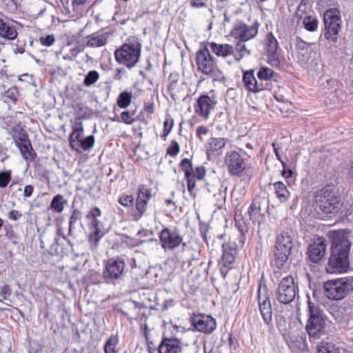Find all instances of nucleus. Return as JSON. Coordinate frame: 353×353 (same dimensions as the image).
<instances>
[{
    "instance_id": "nucleus-1",
    "label": "nucleus",
    "mask_w": 353,
    "mask_h": 353,
    "mask_svg": "<svg viewBox=\"0 0 353 353\" xmlns=\"http://www.w3.org/2000/svg\"><path fill=\"white\" fill-rule=\"evenodd\" d=\"M350 234L348 230L332 231V274L345 272L349 268Z\"/></svg>"
},
{
    "instance_id": "nucleus-2",
    "label": "nucleus",
    "mask_w": 353,
    "mask_h": 353,
    "mask_svg": "<svg viewBox=\"0 0 353 353\" xmlns=\"http://www.w3.org/2000/svg\"><path fill=\"white\" fill-rule=\"evenodd\" d=\"M141 45L135 39L128 40L114 51L115 60L119 64L132 68L139 62Z\"/></svg>"
},
{
    "instance_id": "nucleus-3",
    "label": "nucleus",
    "mask_w": 353,
    "mask_h": 353,
    "mask_svg": "<svg viewBox=\"0 0 353 353\" xmlns=\"http://www.w3.org/2000/svg\"><path fill=\"white\" fill-rule=\"evenodd\" d=\"M292 248V236L287 232H281L276 237L275 243V264L281 268L288 260Z\"/></svg>"
},
{
    "instance_id": "nucleus-4",
    "label": "nucleus",
    "mask_w": 353,
    "mask_h": 353,
    "mask_svg": "<svg viewBox=\"0 0 353 353\" xmlns=\"http://www.w3.org/2000/svg\"><path fill=\"white\" fill-rule=\"evenodd\" d=\"M310 318L306 325V330L310 338L319 339L323 334L325 319L322 312L309 303Z\"/></svg>"
},
{
    "instance_id": "nucleus-5",
    "label": "nucleus",
    "mask_w": 353,
    "mask_h": 353,
    "mask_svg": "<svg viewBox=\"0 0 353 353\" xmlns=\"http://www.w3.org/2000/svg\"><path fill=\"white\" fill-rule=\"evenodd\" d=\"M297 287L294 284V278L288 275L283 277L275 291L276 300L283 304L291 303L297 294Z\"/></svg>"
},
{
    "instance_id": "nucleus-6",
    "label": "nucleus",
    "mask_w": 353,
    "mask_h": 353,
    "mask_svg": "<svg viewBox=\"0 0 353 353\" xmlns=\"http://www.w3.org/2000/svg\"><path fill=\"white\" fill-rule=\"evenodd\" d=\"M101 216V211L98 207L92 208L85 215V219L90 221L89 228L92 230L90 234V241L94 243L95 245L105 234L103 224L98 219V217Z\"/></svg>"
},
{
    "instance_id": "nucleus-7",
    "label": "nucleus",
    "mask_w": 353,
    "mask_h": 353,
    "mask_svg": "<svg viewBox=\"0 0 353 353\" xmlns=\"http://www.w3.org/2000/svg\"><path fill=\"white\" fill-rule=\"evenodd\" d=\"M159 241L161 248L165 250H173L179 247L183 237L176 228L165 227L159 232Z\"/></svg>"
},
{
    "instance_id": "nucleus-8",
    "label": "nucleus",
    "mask_w": 353,
    "mask_h": 353,
    "mask_svg": "<svg viewBox=\"0 0 353 353\" xmlns=\"http://www.w3.org/2000/svg\"><path fill=\"white\" fill-rule=\"evenodd\" d=\"M259 23L254 21L251 25L243 22L236 23L230 31V34L236 39L241 41H248L254 38L259 31Z\"/></svg>"
},
{
    "instance_id": "nucleus-9",
    "label": "nucleus",
    "mask_w": 353,
    "mask_h": 353,
    "mask_svg": "<svg viewBox=\"0 0 353 353\" xmlns=\"http://www.w3.org/2000/svg\"><path fill=\"white\" fill-rule=\"evenodd\" d=\"M152 197V191L147 185L142 184L139 186L137 197L135 201L136 211L132 214L134 221H138L145 213L148 203Z\"/></svg>"
},
{
    "instance_id": "nucleus-10",
    "label": "nucleus",
    "mask_w": 353,
    "mask_h": 353,
    "mask_svg": "<svg viewBox=\"0 0 353 353\" xmlns=\"http://www.w3.org/2000/svg\"><path fill=\"white\" fill-rule=\"evenodd\" d=\"M352 290V276L332 278V300H341Z\"/></svg>"
},
{
    "instance_id": "nucleus-11",
    "label": "nucleus",
    "mask_w": 353,
    "mask_h": 353,
    "mask_svg": "<svg viewBox=\"0 0 353 353\" xmlns=\"http://www.w3.org/2000/svg\"><path fill=\"white\" fill-rule=\"evenodd\" d=\"M267 292V286L265 285L262 287L260 284L258 289L259 308L265 323L269 325L272 320V309Z\"/></svg>"
},
{
    "instance_id": "nucleus-12",
    "label": "nucleus",
    "mask_w": 353,
    "mask_h": 353,
    "mask_svg": "<svg viewBox=\"0 0 353 353\" xmlns=\"http://www.w3.org/2000/svg\"><path fill=\"white\" fill-rule=\"evenodd\" d=\"M125 263L120 258L109 259L103 275L105 280L114 281L119 279L123 273Z\"/></svg>"
},
{
    "instance_id": "nucleus-13",
    "label": "nucleus",
    "mask_w": 353,
    "mask_h": 353,
    "mask_svg": "<svg viewBox=\"0 0 353 353\" xmlns=\"http://www.w3.org/2000/svg\"><path fill=\"white\" fill-rule=\"evenodd\" d=\"M196 62L198 70L205 74L216 65L213 57L210 54L209 48L203 45L196 52Z\"/></svg>"
},
{
    "instance_id": "nucleus-14",
    "label": "nucleus",
    "mask_w": 353,
    "mask_h": 353,
    "mask_svg": "<svg viewBox=\"0 0 353 353\" xmlns=\"http://www.w3.org/2000/svg\"><path fill=\"white\" fill-rule=\"evenodd\" d=\"M192 323L194 328L200 332L206 334H211L216 327V321L211 316L199 314L192 319Z\"/></svg>"
},
{
    "instance_id": "nucleus-15",
    "label": "nucleus",
    "mask_w": 353,
    "mask_h": 353,
    "mask_svg": "<svg viewBox=\"0 0 353 353\" xmlns=\"http://www.w3.org/2000/svg\"><path fill=\"white\" fill-rule=\"evenodd\" d=\"M225 163L230 174L239 175L245 169L244 159L236 151H229L226 153Z\"/></svg>"
},
{
    "instance_id": "nucleus-16",
    "label": "nucleus",
    "mask_w": 353,
    "mask_h": 353,
    "mask_svg": "<svg viewBox=\"0 0 353 353\" xmlns=\"http://www.w3.org/2000/svg\"><path fill=\"white\" fill-rule=\"evenodd\" d=\"M278 48V41L273 33H268L265 40V48L267 53L268 62L274 67H278L280 65V59L277 53Z\"/></svg>"
},
{
    "instance_id": "nucleus-17",
    "label": "nucleus",
    "mask_w": 353,
    "mask_h": 353,
    "mask_svg": "<svg viewBox=\"0 0 353 353\" xmlns=\"http://www.w3.org/2000/svg\"><path fill=\"white\" fill-rule=\"evenodd\" d=\"M352 213V204L341 196H332V217L337 218L335 223L343 220Z\"/></svg>"
},
{
    "instance_id": "nucleus-18",
    "label": "nucleus",
    "mask_w": 353,
    "mask_h": 353,
    "mask_svg": "<svg viewBox=\"0 0 353 353\" xmlns=\"http://www.w3.org/2000/svg\"><path fill=\"white\" fill-rule=\"evenodd\" d=\"M216 101L207 94L199 97L194 106L195 112L205 120L209 118L211 112L214 109Z\"/></svg>"
},
{
    "instance_id": "nucleus-19",
    "label": "nucleus",
    "mask_w": 353,
    "mask_h": 353,
    "mask_svg": "<svg viewBox=\"0 0 353 353\" xmlns=\"http://www.w3.org/2000/svg\"><path fill=\"white\" fill-rule=\"evenodd\" d=\"M316 203L319 210L325 214H331V186L326 185L319 190L316 195Z\"/></svg>"
},
{
    "instance_id": "nucleus-20",
    "label": "nucleus",
    "mask_w": 353,
    "mask_h": 353,
    "mask_svg": "<svg viewBox=\"0 0 353 353\" xmlns=\"http://www.w3.org/2000/svg\"><path fill=\"white\" fill-rule=\"evenodd\" d=\"M207 190L215 199L216 205H222L225 202V194L222 191V183L219 177L208 179L206 182Z\"/></svg>"
},
{
    "instance_id": "nucleus-21",
    "label": "nucleus",
    "mask_w": 353,
    "mask_h": 353,
    "mask_svg": "<svg viewBox=\"0 0 353 353\" xmlns=\"http://www.w3.org/2000/svg\"><path fill=\"white\" fill-rule=\"evenodd\" d=\"M331 0H319L316 5L318 11L323 15L325 25L324 37L329 40L331 38Z\"/></svg>"
},
{
    "instance_id": "nucleus-22",
    "label": "nucleus",
    "mask_w": 353,
    "mask_h": 353,
    "mask_svg": "<svg viewBox=\"0 0 353 353\" xmlns=\"http://www.w3.org/2000/svg\"><path fill=\"white\" fill-rule=\"evenodd\" d=\"M243 82L245 88L251 92L256 93L267 88V85L256 81L254 70H250L243 73Z\"/></svg>"
},
{
    "instance_id": "nucleus-23",
    "label": "nucleus",
    "mask_w": 353,
    "mask_h": 353,
    "mask_svg": "<svg viewBox=\"0 0 353 353\" xmlns=\"http://www.w3.org/2000/svg\"><path fill=\"white\" fill-rule=\"evenodd\" d=\"M157 350L158 353H180L182 347L177 339L163 337Z\"/></svg>"
},
{
    "instance_id": "nucleus-24",
    "label": "nucleus",
    "mask_w": 353,
    "mask_h": 353,
    "mask_svg": "<svg viewBox=\"0 0 353 353\" xmlns=\"http://www.w3.org/2000/svg\"><path fill=\"white\" fill-rule=\"evenodd\" d=\"M72 132L69 136V144L72 150H78L79 143L81 141V137L84 132L83 123L79 119H76L72 125Z\"/></svg>"
},
{
    "instance_id": "nucleus-25",
    "label": "nucleus",
    "mask_w": 353,
    "mask_h": 353,
    "mask_svg": "<svg viewBox=\"0 0 353 353\" xmlns=\"http://www.w3.org/2000/svg\"><path fill=\"white\" fill-rule=\"evenodd\" d=\"M211 51L218 57L226 58L234 55V48L233 46L228 43H218L216 42H209L206 45Z\"/></svg>"
},
{
    "instance_id": "nucleus-26",
    "label": "nucleus",
    "mask_w": 353,
    "mask_h": 353,
    "mask_svg": "<svg viewBox=\"0 0 353 353\" xmlns=\"http://www.w3.org/2000/svg\"><path fill=\"white\" fill-rule=\"evenodd\" d=\"M326 245L323 240L319 239V241L311 244L307 250L309 259L313 263H318L323 257L325 252Z\"/></svg>"
},
{
    "instance_id": "nucleus-27",
    "label": "nucleus",
    "mask_w": 353,
    "mask_h": 353,
    "mask_svg": "<svg viewBox=\"0 0 353 353\" xmlns=\"http://www.w3.org/2000/svg\"><path fill=\"white\" fill-rule=\"evenodd\" d=\"M109 37L108 32H97L88 36L86 46L90 48H99L104 46Z\"/></svg>"
},
{
    "instance_id": "nucleus-28",
    "label": "nucleus",
    "mask_w": 353,
    "mask_h": 353,
    "mask_svg": "<svg viewBox=\"0 0 353 353\" xmlns=\"http://www.w3.org/2000/svg\"><path fill=\"white\" fill-rule=\"evenodd\" d=\"M228 141V139L222 137H210L206 144V152L208 154H214L223 150Z\"/></svg>"
},
{
    "instance_id": "nucleus-29",
    "label": "nucleus",
    "mask_w": 353,
    "mask_h": 353,
    "mask_svg": "<svg viewBox=\"0 0 353 353\" xmlns=\"http://www.w3.org/2000/svg\"><path fill=\"white\" fill-rule=\"evenodd\" d=\"M16 145L19 148L23 158L26 161H32L34 159L36 153L34 152L29 139L23 142L17 141Z\"/></svg>"
},
{
    "instance_id": "nucleus-30",
    "label": "nucleus",
    "mask_w": 353,
    "mask_h": 353,
    "mask_svg": "<svg viewBox=\"0 0 353 353\" xmlns=\"http://www.w3.org/2000/svg\"><path fill=\"white\" fill-rule=\"evenodd\" d=\"M248 215L250 219L253 223H260L263 219V214L261 213V203L258 199H253L249 209Z\"/></svg>"
},
{
    "instance_id": "nucleus-31",
    "label": "nucleus",
    "mask_w": 353,
    "mask_h": 353,
    "mask_svg": "<svg viewBox=\"0 0 353 353\" xmlns=\"http://www.w3.org/2000/svg\"><path fill=\"white\" fill-rule=\"evenodd\" d=\"M17 36V32L15 28L10 25V23L0 18V37L13 40Z\"/></svg>"
},
{
    "instance_id": "nucleus-32",
    "label": "nucleus",
    "mask_w": 353,
    "mask_h": 353,
    "mask_svg": "<svg viewBox=\"0 0 353 353\" xmlns=\"http://www.w3.org/2000/svg\"><path fill=\"white\" fill-rule=\"evenodd\" d=\"M273 186L276 198L281 203H285L290 199L291 193L284 183L277 181L273 184Z\"/></svg>"
},
{
    "instance_id": "nucleus-33",
    "label": "nucleus",
    "mask_w": 353,
    "mask_h": 353,
    "mask_svg": "<svg viewBox=\"0 0 353 353\" xmlns=\"http://www.w3.org/2000/svg\"><path fill=\"white\" fill-rule=\"evenodd\" d=\"M191 181L193 182V185L188 189L191 196H195V194L194 192V189L196 185V179L201 181L205 176V168L203 166H197L194 169L193 168L192 172L191 173Z\"/></svg>"
},
{
    "instance_id": "nucleus-34",
    "label": "nucleus",
    "mask_w": 353,
    "mask_h": 353,
    "mask_svg": "<svg viewBox=\"0 0 353 353\" xmlns=\"http://www.w3.org/2000/svg\"><path fill=\"white\" fill-rule=\"evenodd\" d=\"M180 168L184 172L185 179L187 181V188H190L193 185V182L191 181V173L193 170V165L192 161L187 159H183L179 164Z\"/></svg>"
},
{
    "instance_id": "nucleus-35",
    "label": "nucleus",
    "mask_w": 353,
    "mask_h": 353,
    "mask_svg": "<svg viewBox=\"0 0 353 353\" xmlns=\"http://www.w3.org/2000/svg\"><path fill=\"white\" fill-rule=\"evenodd\" d=\"M256 76L259 81H276L279 78L278 73L268 67H261L259 68Z\"/></svg>"
},
{
    "instance_id": "nucleus-36",
    "label": "nucleus",
    "mask_w": 353,
    "mask_h": 353,
    "mask_svg": "<svg viewBox=\"0 0 353 353\" xmlns=\"http://www.w3.org/2000/svg\"><path fill=\"white\" fill-rule=\"evenodd\" d=\"M236 251L225 245H223L221 263L224 267L232 265L235 260Z\"/></svg>"
},
{
    "instance_id": "nucleus-37",
    "label": "nucleus",
    "mask_w": 353,
    "mask_h": 353,
    "mask_svg": "<svg viewBox=\"0 0 353 353\" xmlns=\"http://www.w3.org/2000/svg\"><path fill=\"white\" fill-rule=\"evenodd\" d=\"M342 20L340 11L336 8H332V42L336 40L334 35L338 34L341 29Z\"/></svg>"
},
{
    "instance_id": "nucleus-38",
    "label": "nucleus",
    "mask_w": 353,
    "mask_h": 353,
    "mask_svg": "<svg viewBox=\"0 0 353 353\" xmlns=\"http://www.w3.org/2000/svg\"><path fill=\"white\" fill-rule=\"evenodd\" d=\"M119 343V337L117 335H111L104 345L105 353H118L119 350L117 346Z\"/></svg>"
},
{
    "instance_id": "nucleus-39",
    "label": "nucleus",
    "mask_w": 353,
    "mask_h": 353,
    "mask_svg": "<svg viewBox=\"0 0 353 353\" xmlns=\"http://www.w3.org/2000/svg\"><path fill=\"white\" fill-rule=\"evenodd\" d=\"M94 137L92 135L88 136L85 139H82L80 143H79L78 150H74L77 152H81L82 150L87 151L90 150L94 144Z\"/></svg>"
},
{
    "instance_id": "nucleus-40",
    "label": "nucleus",
    "mask_w": 353,
    "mask_h": 353,
    "mask_svg": "<svg viewBox=\"0 0 353 353\" xmlns=\"http://www.w3.org/2000/svg\"><path fill=\"white\" fill-rule=\"evenodd\" d=\"M132 94L128 92L120 93L117 99V105L121 108H126L132 101Z\"/></svg>"
},
{
    "instance_id": "nucleus-41",
    "label": "nucleus",
    "mask_w": 353,
    "mask_h": 353,
    "mask_svg": "<svg viewBox=\"0 0 353 353\" xmlns=\"http://www.w3.org/2000/svg\"><path fill=\"white\" fill-rule=\"evenodd\" d=\"M205 75L212 78L214 81L222 82L225 80V76L223 72L216 65L214 68L208 71Z\"/></svg>"
},
{
    "instance_id": "nucleus-42",
    "label": "nucleus",
    "mask_w": 353,
    "mask_h": 353,
    "mask_svg": "<svg viewBox=\"0 0 353 353\" xmlns=\"http://www.w3.org/2000/svg\"><path fill=\"white\" fill-rule=\"evenodd\" d=\"M13 139L14 140L15 144H17V141L23 142L26 140H28V135L27 132L22 129L20 126H17L13 128Z\"/></svg>"
},
{
    "instance_id": "nucleus-43",
    "label": "nucleus",
    "mask_w": 353,
    "mask_h": 353,
    "mask_svg": "<svg viewBox=\"0 0 353 353\" xmlns=\"http://www.w3.org/2000/svg\"><path fill=\"white\" fill-rule=\"evenodd\" d=\"M66 203L63 195L57 194L52 200L51 207L57 212H61L63 210V204Z\"/></svg>"
},
{
    "instance_id": "nucleus-44",
    "label": "nucleus",
    "mask_w": 353,
    "mask_h": 353,
    "mask_svg": "<svg viewBox=\"0 0 353 353\" xmlns=\"http://www.w3.org/2000/svg\"><path fill=\"white\" fill-rule=\"evenodd\" d=\"M305 28L309 31H314L318 27V20L312 16H307L303 21Z\"/></svg>"
},
{
    "instance_id": "nucleus-45",
    "label": "nucleus",
    "mask_w": 353,
    "mask_h": 353,
    "mask_svg": "<svg viewBox=\"0 0 353 353\" xmlns=\"http://www.w3.org/2000/svg\"><path fill=\"white\" fill-rule=\"evenodd\" d=\"M99 79V74L96 70H90L85 77L83 84L90 87L92 85L94 84Z\"/></svg>"
},
{
    "instance_id": "nucleus-46",
    "label": "nucleus",
    "mask_w": 353,
    "mask_h": 353,
    "mask_svg": "<svg viewBox=\"0 0 353 353\" xmlns=\"http://www.w3.org/2000/svg\"><path fill=\"white\" fill-rule=\"evenodd\" d=\"M81 218V212L77 209H74L71 214L69 220V234L71 235L72 231L75 223Z\"/></svg>"
},
{
    "instance_id": "nucleus-47",
    "label": "nucleus",
    "mask_w": 353,
    "mask_h": 353,
    "mask_svg": "<svg viewBox=\"0 0 353 353\" xmlns=\"http://www.w3.org/2000/svg\"><path fill=\"white\" fill-rule=\"evenodd\" d=\"M319 293L320 294H323L328 299H331V281H327L324 283L323 285L319 289L315 290L314 294H316Z\"/></svg>"
},
{
    "instance_id": "nucleus-48",
    "label": "nucleus",
    "mask_w": 353,
    "mask_h": 353,
    "mask_svg": "<svg viewBox=\"0 0 353 353\" xmlns=\"http://www.w3.org/2000/svg\"><path fill=\"white\" fill-rule=\"evenodd\" d=\"M245 41H241L239 40L236 44L235 50L239 53V57H236V60H240L245 55H249L250 54V51L247 49Z\"/></svg>"
},
{
    "instance_id": "nucleus-49",
    "label": "nucleus",
    "mask_w": 353,
    "mask_h": 353,
    "mask_svg": "<svg viewBox=\"0 0 353 353\" xmlns=\"http://www.w3.org/2000/svg\"><path fill=\"white\" fill-rule=\"evenodd\" d=\"M174 125L173 119L170 117H167L163 122V133L161 136L162 139H165L170 133Z\"/></svg>"
},
{
    "instance_id": "nucleus-50",
    "label": "nucleus",
    "mask_w": 353,
    "mask_h": 353,
    "mask_svg": "<svg viewBox=\"0 0 353 353\" xmlns=\"http://www.w3.org/2000/svg\"><path fill=\"white\" fill-rule=\"evenodd\" d=\"M133 114V113L129 111H123L121 114L120 119H115L113 121L118 122L122 121L127 125H131L134 122V119L132 118Z\"/></svg>"
},
{
    "instance_id": "nucleus-51",
    "label": "nucleus",
    "mask_w": 353,
    "mask_h": 353,
    "mask_svg": "<svg viewBox=\"0 0 353 353\" xmlns=\"http://www.w3.org/2000/svg\"><path fill=\"white\" fill-rule=\"evenodd\" d=\"M180 152V145L177 141L172 140L167 149V154L172 157H175Z\"/></svg>"
},
{
    "instance_id": "nucleus-52",
    "label": "nucleus",
    "mask_w": 353,
    "mask_h": 353,
    "mask_svg": "<svg viewBox=\"0 0 353 353\" xmlns=\"http://www.w3.org/2000/svg\"><path fill=\"white\" fill-rule=\"evenodd\" d=\"M118 202L124 207H131L134 202V198L132 195L123 194L119 197Z\"/></svg>"
},
{
    "instance_id": "nucleus-53",
    "label": "nucleus",
    "mask_w": 353,
    "mask_h": 353,
    "mask_svg": "<svg viewBox=\"0 0 353 353\" xmlns=\"http://www.w3.org/2000/svg\"><path fill=\"white\" fill-rule=\"evenodd\" d=\"M179 76L178 73H171L169 76L168 81V90L170 91H173L176 89V85L178 84Z\"/></svg>"
},
{
    "instance_id": "nucleus-54",
    "label": "nucleus",
    "mask_w": 353,
    "mask_h": 353,
    "mask_svg": "<svg viewBox=\"0 0 353 353\" xmlns=\"http://www.w3.org/2000/svg\"><path fill=\"white\" fill-rule=\"evenodd\" d=\"M11 179L10 171L0 172V188H6Z\"/></svg>"
},
{
    "instance_id": "nucleus-55",
    "label": "nucleus",
    "mask_w": 353,
    "mask_h": 353,
    "mask_svg": "<svg viewBox=\"0 0 353 353\" xmlns=\"http://www.w3.org/2000/svg\"><path fill=\"white\" fill-rule=\"evenodd\" d=\"M331 345L330 341L329 338H327L326 340H323L320 345L318 346L317 352L318 353H331Z\"/></svg>"
},
{
    "instance_id": "nucleus-56",
    "label": "nucleus",
    "mask_w": 353,
    "mask_h": 353,
    "mask_svg": "<svg viewBox=\"0 0 353 353\" xmlns=\"http://www.w3.org/2000/svg\"><path fill=\"white\" fill-rule=\"evenodd\" d=\"M41 43L44 46H51L55 42L54 34H49L46 37H41L39 39Z\"/></svg>"
},
{
    "instance_id": "nucleus-57",
    "label": "nucleus",
    "mask_w": 353,
    "mask_h": 353,
    "mask_svg": "<svg viewBox=\"0 0 353 353\" xmlns=\"http://www.w3.org/2000/svg\"><path fill=\"white\" fill-rule=\"evenodd\" d=\"M209 132L210 129L208 127L203 125H199L196 129V135L201 141H203L202 136L207 135Z\"/></svg>"
},
{
    "instance_id": "nucleus-58",
    "label": "nucleus",
    "mask_w": 353,
    "mask_h": 353,
    "mask_svg": "<svg viewBox=\"0 0 353 353\" xmlns=\"http://www.w3.org/2000/svg\"><path fill=\"white\" fill-rule=\"evenodd\" d=\"M309 43L298 38L296 40V48L299 50H307Z\"/></svg>"
},
{
    "instance_id": "nucleus-59",
    "label": "nucleus",
    "mask_w": 353,
    "mask_h": 353,
    "mask_svg": "<svg viewBox=\"0 0 353 353\" xmlns=\"http://www.w3.org/2000/svg\"><path fill=\"white\" fill-rule=\"evenodd\" d=\"M17 90L16 88H10L7 91L6 94V97L9 98L10 101H16L17 99Z\"/></svg>"
},
{
    "instance_id": "nucleus-60",
    "label": "nucleus",
    "mask_w": 353,
    "mask_h": 353,
    "mask_svg": "<svg viewBox=\"0 0 353 353\" xmlns=\"http://www.w3.org/2000/svg\"><path fill=\"white\" fill-rule=\"evenodd\" d=\"M21 216V214L16 210H12L9 212L8 217L10 220L17 221Z\"/></svg>"
},
{
    "instance_id": "nucleus-61",
    "label": "nucleus",
    "mask_w": 353,
    "mask_h": 353,
    "mask_svg": "<svg viewBox=\"0 0 353 353\" xmlns=\"http://www.w3.org/2000/svg\"><path fill=\"white\" fill-rule=\"evenodd\" d=\"M190 6L193 8H200L206 7V4L203 0H191Z\"/></svg>"
},
{
    "instance_id": "nucleus-62",
    "label": "nucleus",
    "mask_w": 353,
    "mask_h": 353,
    "mask_svg": "<svg viewBox=\"0 0 353 353\" xmlns=\"http://www.w3.org/2000/svg\"><path fill=\"white\" fill-rule=\"evenodd\" d=\"M33 190H34V188L32 185H27L25 186L24 188V190H23V196L24 197H30L32 192H33Z\"/></svg>"
},
{
    "instance_id": "nucleus-63",
    "label": "nucleus",
    "mask_w": 353,
    "mask_h": 353,
    "mask_svg": "<svg viewBox=\"0 0 353 353\" xmlns=\"http://www.w3.org/2000/svg\"><path fill=\"white\" fill-rule=\"evenodd\" d=\"M272 147L274 148V152L276 159H278L279 161H281V163H282L283 167H285V165H286L285 163L281 160V155L279 152V148L278 147H276V145L275 143H272Z\"/></svg>"
},
{
    "instance_id": "nucleus-64",
    "label": "nucleus",
    "mask_w": 353,
    "mask_h": 353,
    "mask_svg": "<svg viewBox=\"0 0 353 353\" xmlns=\"http://www.w3.org/2000/svg\"><path fill=\"white\" fill-rule=\"evenodd\" d=\"M125 72L124 68H119L117 69V73L114 76V79L117 80H120L121 79V74H123Z\"/></svg>"
}]
</instances>
